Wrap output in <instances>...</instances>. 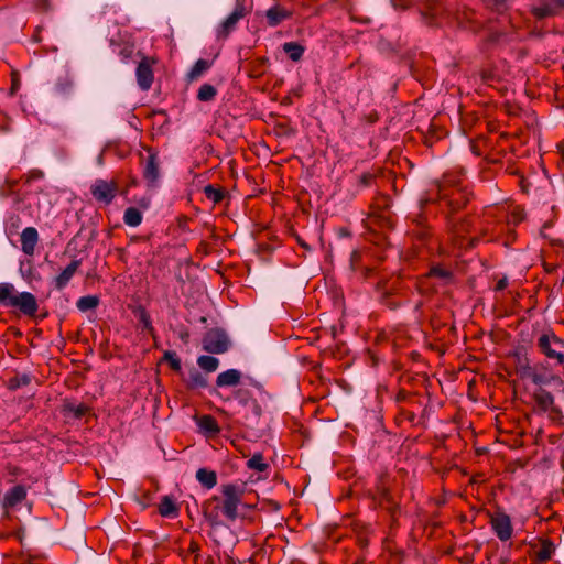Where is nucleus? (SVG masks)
Here are the masks:
<instances>
[{
	"instance_id": "f257e3e1",
	"label": "nucleus",
	"mask_w": 564,
	"mask_h": 564,
	"mask_svg": "<svg viewBox=\"0 0 564 564\" xmlns=\"http://www.w3.org/2000/svg\"><path fill=\"white\" fill-rule=\"evenodd\" d=\"M221 496H213L203 503V516L212 528L224 524L221 516L229 522L238 518V506L242 502L245 488L238 484L220 486Z\"/></svg>"
},
{
	"instance_id": "f03ea898",
	"label": "nucleus",
	"mask_w": 564,
	"mask_h": 564,
	"mask_svg": "<svg viewBox=\"0 0 564 564\" xmlns=\"http://www.w3.org/2000/svg\"><path fill=\"white\" fill-rule=\"evenodd\" d=\"M437 200L447 207V217L465 208L470 200L471 194L458 183L443 181L436 183Z\"/></svg>"
},
{
	"instance_id": "7ed1b4c3",
	"label": "nucleus",
	"mask_w": 564,
	"mask_h": 564,
	"mask_svg": "<svg viewBox=\"0 0 564 564\" xmlns=\"http://www.w3.org/2000/svg\"><path fill=\"white\" fill-rule=\"evenodd\" d=\"M234 398L237 401L236 414L240 420L247 426L257 424L262 415V409L251 392L248 389H238L234 392Z\"/></svg>"
},
{
	"instance_id": "20e7f679",
	"label": "nucleus",
	"mask_w": 564,
	"mask_h": 564,
	"mask_svg": "<svg viewBox=\"0 0 564 564\" xmlns=\"http://www.w3.org/2000/svg\"><path fill=\"white\" fill-rule=\"evenodd\" d=\"M536 348L553 367L564 366V340L554 332L540 335L536 339Z\"/></svg>"
},
{
	"instance_id": "39448f33",
	"label": "nucleus",
	"mask_w": 564,
	"mask_h": 564,
	"mask_svg": "<svg viewBox=\"0 0 564 564\" xmlns=\"http://www.w3.org/2000/svg\"><path fill=\"white\" fill-rule=\"evenodd\" d=\"M401 281L399 278L379 281L377 283V291L380 293L379 301L389 310L394 311L401 306V302L395 299L400 291Z\"/></svg>"
},
{
	"instance_id": "423d86ee",
	"label": "nucleus",
	"mask_w": 564,
	"mask_h": 564,
	"mask_svg": "<svg viewBox=\"0 0 564 564\" xmlns=\"http://www.w3.org/2000/svg\"><path fill=\"white\" fill-rule=\"evenodd\" d=\"M520 376L522 378H529L534 384L540 387L549 384L552 381L560 380V377L554 375L552 370L544 367L542 364L530 366L528 361L520 366Z\"/></svg>"
},
{
	"instance_id": "0eeeda50",
	"label": "nucleus",
	"mask_w": 564,
	"mask_h": 564,
	"mask_svg": "<svg viewBox=\"0 0 564 564\" xmlns=\"http://www.w3.org/2000/svg\"><path fill=\"white\" fill-rule=\"evenodd\" d=\"M119 192V184L116 180L106 181L98 178L90 186L93 197L105 205L112 203L113 198Z\"/></svg>"
},
{
	"instance_id": "6e6552de",
	"label": "nucleus",
	"mask_w": 564,
	"mask_h": 564,
	"mask_svg": "<svg viewBox=\"0 0 564 564\" xmlns=\"http://www.w3.org/2000/svg\"><path fill=\"white\" fill-rule=\"evenodd\" d=\"M229 340L219 328L209 329L203 337V349L210 354H223L228 350Z\"/></svg>"
},
{
	"instance_id": "1a4fd4ad",
	"label": "nucleus",
	"mask_w": 564,
	"mask_h": 564,
	"mask_svg": "<svg viewBox=\"0 0 564 564\" xmlns=\"http://www.w3.org/2000/svg\"><path fill=\"white\" fill-rule=\"evenodd\" d=\"M490 524L500 541H508L512 536L511 519L505 512H496L490 516Z\"/></svg>"
},
{
	"instance_id": "9d476101",
	"label": "nucleus",
	"mask_w": 564,
	"mask_h": 564,
	"mask_svg": "<svg viewBox=\"0 0 564 564\" xmlns=\"http://www.w3.org/2000/svg\"><path fill=\"white\" fill-rule=\"evenodd\" d=\"M11 307H18L19 311L28 316L35 317L39 310L36 297L30 292L17 293L13 301H11Z\"/></svg>"
},
{
	"instance_id": "9b49d317",
	"label": "nucleus",
	"mask_w": 564,
	"mask_h": 564,
	"mask_svg": "<svg viewBox=\"0 0 564 564\" xmlns=\"http://www.w3.org/2000/svg\"><path fill=\"white\" fill-rule=\"evenodd\" d=\"M148 156L143 163V178L149 186H155L160 176V161L158 153L152 149H147Z\"/></svg>"
},
{
	"instance_id": "f8f14e48",
	"label": "nucleus",
	"mask_w": 564,
	"mask_h": 564,
	"mask_svg": "<svg viewBox=\"0 0 564 564\" xmlns=\"http://www.w3.org/2000/svg\"><path fill=\"white\" fill-rule=\"evenodd\" d=\"M246 15L245 7L237 3L235 10L221 22L218 28V39H226L235 30L238 21Z\"/></svg>"
},
{
	"instance_id": "ddd939ff",
	"label": "nucleus",
	"mask_w": 564,
	"mask_h": 564,
	"mask_svg": "<svg viewBox=\"0 0 564 564\" xmlns=\"http://www.w3.org/2000/svg\"><path fill=\"white\" fill-rule=\"evenodd\" d=\"M153 61L148 57H143L139 63L135 75L138 85L142 90H149L153 83V70H152Z\"/></svg>"
},
{
	"instance_id": "4468645a",
	"label": "nucleus",
	"mask_w": 564,
	"mask_h": 564,
	"mask_svg": "<svg viewBox=\"0 0 564 564\" xmlns=\"http://www.w3.org/2000/svg\"><path fill=\"white\" fill-rule=\"evenodd\" d=\"M366 223L370 228L391 229L393 227L392 213L369 209Z\"/></svg>"
},
{
	"instance_id": "2eb2a0df",
	"label": "nucleus",
	"mask_w": 564,
	"mask_h": 564,
	"mask_svg": "<svg viewBox=\"0 0 564 564\" xmlns=\"http://www.w3.org/2000/svg\"><path fill=\"white\" fill-rule=\"evenodd\" d=\"M21 249L26 256H33L39 241V234L34 227H26L20 236Z\"/></svg>"
},
{
	"instance_id": "dca6fc26",
	"label": "nucleus",
	"mask_w": 564,
	"mask_h": 564,
	"mask_svg": "<svg viewBox=\"0 0 564 564\" xmlns=\"http://www.w3.org/2000/svg\"><path fill=\"white\" fill-rule=\"evenodd\" d=\"M558 3L557 0H543L532 9V14L539 20L555 17L560 13Z\"/></svg>"
},
{
	"instance_id": "f3484780",
	"label": "nucleus",
	"mask_w": 564,
	"mask_h": 564,
	"mask_svg": "<svg viewBox=\"0 0 564 564\" xmlns=\"http://www.w3.org/2000/svg\"><path fill=\"white\" fill-rule=\"evenodd\" d=\"M26 498V489L22 485H17L6 492L2 507L4 509L14 508Z\"/></svg>"
},
{
	"instance_id": "a211bd4d",
	"label": "nucleus",
	"mask_w": 564,
	"mask_h": 564,
	"mask_svg": "<svg viewBox=\"0 0 564 564\" xmlns=\"http://www.w3.org/2000/svg\"><path fill=\"white\" fill-rule=\"evenodd\" d=\"M292 17V11L275 4L265 12L267 23L269 26H276L282 21Z\"/></svg>"
},
{
	"instance_id": "6ab92c4d",
	"label": "nucleus",
	"mask_w": 564,
	"mask_h": 564,
	"mask_svg": "<svg viewBox=\"0 0 564 564\" xmlns=\"http://www.w3.org/2000/svg\"><path fill=\"white\" fill-rule=\"evenodd\" d=\"M532 398H533V401L536 404V406L542 412H547V411L553 409L554 397L552 395L551 392H549L547 390L543 389L542 387H539L533 392Z\"/></svg>"
},
{
	"instance_id": "aec40b11",
	"label": "nucleus",
	"mask_w": 564,
	"mask_h": 564,
	"mask_svg": "<svg viewBox=\"0 0 564 564\" xmlns=\"http://www.w3.org/2000/svg\"><path fill=\"white\" fill-rule=\"evenodd\" d=\"M539 549L535 551L534 561L538 564L546 563L555 552V544L550 539H540Z\"/></svg>"
},
{
	"instance_id": "412c9836",
	"label": "nucleus",
	"mask_w": 564,
	"mask_h": 564,
	"mask_svg": "<svg viewBox=\"0 0 564 564\" xmlns=\"http://www.w3.org/2000/svg\"><path fill=\"white\" fill-rule=\"evenodd\" d=\"M80 265V260H73L62 272L61 274H58L55 280H54V283H55V288L57 290H62L64 289L68 282L70 281V279L74 276V274L76 273V271L78 270Z\"/></svg>"
},
{
	"instance_id": "4be33fe9",
	"label": "nucleus",
	"mask_w": 564,
	"mask_h": 564,
	"mask_svg": "<svg viewBox=\"0 0 564 564\" xmlns=\"http://www.w3.org/2000/svg\"><path fill=\"white\" fill-rule=\"evenodd\" d=\"M241 379V372L237 369H229L217 376L216 384L218 387H236Z\"/></svg>"
},
{
	"instance_id": "5701e85b",
	"label": "nucleus",
	"mask_w": 564,
	"mask_h": 564,
	"mask_svg": "<svg viewBox=\"0 0 564 564\" xmlns=\"http://www.w3.org/2000/svg\"><path fill=\"white\" fill-rule=\"evenodd\" d=\"M198 426L208 436H215L220 432L216 419L209 414L202 415L198 419Z\"/></svg>"
},
{
	"instance_id": "b1692460",
	"label": "nucleus",
	"mask_w": 564,
	"mask_h": 564,
	"mask_svg": "<svg viewBox=\"0 0 564 564\" xmlns=\"http://www.w3.org/2000/svg\"><path fill=\"white\" fill-rule=\"evenodd\" d=\"M88 411L89 408L84 403L76 404L74 402L65 401L62 406V413L64 415H72L74 419H82L88 413Z\"/></svg>"
},
{
	"instance_id": "393cba45",
	"label": "nucleus",
	"mask_w": 564,
	"mask_h": 564,
	"mask_svg": "<svg viewBox=\"0 0 564 564\" xmlns=\"http://www.w3.org/2000/svg\"><path fill=\"white\" fill-rule=\"evenodd\" d=\"M196 479L206 489H212L217 485L216 471L209 470L207 468H199L196 471Z\"/></svg>"
},
{
	"instance_id": "a878e982",
	"label": "nucleus",
	"mask_w": 564,
	"mask_h": 564,
	"mask_svg": "<svg viewBox=\"0 0 564 564\" xmlns=\"http://www.w3.org/2000/svg\"><path fill=\"white\" fill-rule=\"evenodd\" d=\"M379 503L381 507L389 510L391 516H394L397 510L399 509L398 505L393 501V498L386 487L378 488Z\"/></svg>"
},
{
	"instance_id": "bb28decb",
	"label": "nucleus",
	"mask_w": 564,
	"mask_h": 564,
	"mask_svg": "<svg viewBox=\"0 0 564 564\" xmlns=\"http://www.w3.org/2000/svg\"><path fill=\"white\" fill-rule=\"evenodd\" d=\"M213 65V62L199 58L196 61L192 69L187 74V79L189 82L197 80L205 72H207Z\"/></svg>"
},
{
	"instance_id": "cd10ccee",
	"label": "nucleus",
	"mask_w": 564,
	"mask_h": 564,
	"mask_svg": "<svg viewBox=\"0 0 564 564\" xmlns=\"http://www.w3.org/2000/svg\"><path fill=\"white\" fill-rule=\"evenodd\" d=\"M159 513L162 517H176L178 507L170 496H164L159 505Z\"/></svg>"
},
{
	"instance_id": "c85d7f7f",
	"label": "nucleus",
	"mask_w": 564,
	"mask_h": 564,
	"mask_svg": "<svg viewBox=\"0 0 564 564\" xmlns=\"http://www.w3.org/2000/svg\"><path fill=\"white\" fill-rule=\"evenodd\" d=\"M427 276L440 279L445 284H448L453 281V272L442 265H433L430 269Z\"/></svg>"
},
{
	"instance_id": "c756f323",
	"label": "nucleus",
	"mask_w": 564,
	"mask_h": 564,
	"mask_svg": "<svg viewBox=\"0 0 564 564\" xmlns=\"http://www.w3.org/2000/svg\"><path fill=\"white\" fill-rule=\"evenodd\" d=\"M269 66V59L267 57H260L254 59L250 64L249 76L253 78L261 77Z\"/></svg>"
},
{
	"instance_id": "7c9ffc66",
	"label": "nucleus",
	"mask_w": 564,
	"mask_h": 564,
	"mask_svg": "<svg viewBox=\"0 0 564 564\" xmlns=\"http://www.w3.org/2000/svg\"><path fill=\"white\" fill-rule=\"evenodd\" d=\"M17 295L15 289L10 283H0V304L4 306H11V301H13Z\"/></svg>"
},
{
	"instance_id": "2f4dec72",
	"label": "nucleus",
	"mask_w": 564,
	"mask_h": 564,
	"mask_svg": "<svg viewBox=\"0 0 564 564\" xmlns=\"http://www.w3.org/2000/svg\"><path fill=\"white\" fill-rule=\"evenodd\" d=\"M123 221L130 227H137L142 223V214L135 207H128L124 210Z\"/></svg>"
},
{
	"instance_id": "473e14b6",
	"label": "nucleus",
	"mask_w": 564,
	"mask_h": 564,
	"mask_svg": "<svg viewBox=\"0 0 564 564\" xmlns=\"http://www.w3.org/2000/svg\"><path fill=\"white\" fill-rule=\"evenodd\" d=\"M283 51L293 62H297L303 56L304 47L296 42H286L283 44Z\"/></svg>"
},
{
	"instance_id": "72a5a7b5",
	"label": "nucleus",
	"mask_w": 564,
	"mask_h": 564,
	"mask_svg": "<svg viewBox=\"0 0 564 564\" xmlns=\"http://www.w3.org/2000/svg\"><path fill=\"white\" fill-rule=\"evenodd\" d=\"M204 194L214 204L220 203L225 197V191L221 187H215L212 184L204 187Z\"/></svg>"
},
{
	"instance_id": "f704fd0d",
	"label": "nucleus",
	"mask_w": 564,
	"mask_h": 564,
	"mask_svg": "<svg viewBox=\"0 0 564 564\" xmlns=\"http://www.w3.org/2000/svg\"><path fill=\"white\" fill-rule=\"evenodd\" d=\"M391 199L388 195L379 194L375 197L373 202L370 205V209L379 210V212H388L392 213L391 208Z\"/></svg>"
},
{
	"instance_id": "c9c22d12",
	"label": "nucleus",
	"mask_w": 564,
	"mask_h": 564,
	"mask_svg": "<svg viewBox=\"0 0 564 564\" xmlns=\"http://www.w3.org/2000/svg\"><path fill=\"white\" fill-rule=\"evenodd\" d=\"M448 218V226L451 230L457 236L463 237L464 232L469 230V223L465 219L456 221L453 216Z\"/></svg>"
},
{
	"instance_id": "e433bc0d",
	"label": "nucleus",
	"mask_w": 564,
	"mask_h": 564,
	"mask_svg": "<svg viewBox=\"0 0 564 564\" xmlns=\"http://www.w3.org/2000/svg\"><path fill=\"white\" fill-rule=\"evenodd\" d=\"M198 366L207 372H213L218 368L219 360L213 356H200L197 359Z\"/></svg>"
},
{
	"instance_id": "4c0bfd02",
	"label": "nucleus",
	"mask_w": 564,
	"mask_h": 564,
	"mask_svg": "<svg viewBox=\"0 0 564 564\" xmlns=\"http://www.w3.org/2000/svg\"><path fill=\"white\" fill-rule=\"evenodd\" d=\"M208 381L204 375H202L198 370L194 369L189 372V381L188 387L191 389L205 388L207 387Z\"/></svg>"
},
{
	"instance_id": "58836bf2",
	"label": "nucleus",
	"mask_w": 564,
	"mask_h": 564,
	"mask_svg": "<svg viewBox=\"0 0 564 564\" xmlns=\"http://www.w3.org/2000/svg\"><path fill=\"white\" fill-rule=\"evenodd\" d=\"M247 466L248 468L257 471H264L269 467L261 453L253 454L252 457L248 459Z\"/></svg>"
},
{
	"instance_id": "ea45409f",
	"label": "nucleus",
	"mask_w": 564,
	"mask_h": 564,
	"mask_svg": "<svg viewBox=\"0 0 564 564\" xmlns=\"http://www.w3.org/2000/svg\"><path fill=\"white\" fill-rule=\"evenodd\" d=\"M436 199L432 198V197H422L420 199V212L413 216H411V220L413 223L414 226H424L425 225V217L422 213L423 208L430 204V203H433L435 202Z\"/></svg>"
},
{
	"instance_id": "a19ab883",
	"label": "nucleus",
	"mask_w": 564,
	"mask_h": 564,
	"mask_svg": "<svg viewBox=\"0 0 564 564\" xmlns=\"http://www.w3.org/2000/svg\"><path fill=\"white\" fill-rule=\"evenodd\" d=\"M217 95V89L210 84H204L200 86L197 93V99L199 101H212Z\"/></svg>"
},
{
	"instance_id": "79ce46f5",
	"label": "nucleus",
	"mask_w": 564,
	"mask_h": 564,
	"mask_svg": "<svg viewBox=\"0 0 564 564\" xmlns=\"http://www.w3.org/2000/svg\"><path fill=\"white\" fill-rule=\"evenodd\" d=\"M99 304V299L95 295L82 296L77 301V308L82 312L96 308Z\"/></svg>"
},
{
	"instance_id": "37998d69",
	"label": "nucleus",
	"mask_w": 564,
	"mask_h": 564,
	"mask_svg": "<svg viewBox=\"0 0 564 564\" xmlns=\"http://www.w3.org/2000/svg\"><path fill=\"white\" fill-rule=\"evenodd\" d=\"M30 382H31V378L29 375H26V373L18 375V376L9 379L8 388L10 390H17L21 387H25V386L30 384Z\"/></svg>"
},
{
	"instance_id": "c03bdc74",
	"label": "nucleus",
	"mask_w": 564,
	"mask_h": 564,
	"mask_svg": "<svg viewBox=\"0 0 564 564\" xmlns=\"http://www.w3.org/2000/svg\"><path fill=\"white\" fill-rule=\"evenodd\" d=\"M139 311V319L140 322L142 323L144 329L148 330V333L153 337L155 338V330L152 326V322H151V318H150V315L149 313L147 312V310L142 306H140L138 308Z\"/></svg>"
},
{
	"instance_id": "a18cd8bd",
	"label": "nucleus",
	"mask_w": 564,
	"mask_h": 564,
	"mask_svg": "<svg viewBox=\"0 0 564 564\" xmlns=\"http://www.w3.org/2000/svg\"><path fill=\"white\" fill-rule=\"evenodd\" d=\"M162 360L169 362L170 367L174 370V371H180L182 366H181V359L177 357L176 352L175 351H172V350H166L164 354H163V357H162Z\"/></svg>"
},
{
	"instance_id": "49530a36",
	"label": "nucleus",
	"mask_w": 564,
	"mask_h": 564,
	"mask_svg": "<svg viewBox=\"0 0 564 564\" xmlns=\"http://www.w3.org/2000/svg\"><path fill=\"white\" fill-rule=\"evenodd\" d=\"M411 232L415 239L422 242H424L431 236V230L427 225L415 226L412 228Z\"/></svg>"
},
{
	"instance_id": "de8ad7c7",
	"label": "nucleus",
	"mask_w": 564,
	"mask_h": 564,
	"mask_svg": "<svg viewBox=\"0 0 564 564\" xmlns=\"http://www.w3.org/2000/svg\"><path fill=\"white\" fill-rule=\"evenodd\" d=\"M73 88V80L68 77L59 78L56 83V90L59 94H68Z\"/></svg>"
},
{
	"instance_id": "09e8293b",
	"label": "nucleus",
	"mask_w": 564,
	"mask_h": 564,
	"mask_svg": "<svg viewBox=\"0 0 564 564\" xmlns=\"http://www.w3.org/2000/svg\"><path fill=\"white\" fill-rule=\"evenodd\" d=\"M34 8L41 13H46L51 10L50 0H34Z\"/></svg>"
},
{
	"instance_id": "8fccbe9b",
	"label": "nucleus",
	"mask_w": 564,
	"mask_h": 564,
	"mask_svg": "<svg viewBox=\"0 0 564 564\" xmlns=\"http://www.w3.org/2000/svg\"><path fill=\"white\" fill-rule=\"evenodd\" d=\"M507 0H484V2L492 10L501 11L506 8Z\"/></svg>"
},
{
	"instance_id": "3c124183",
	"label": "nucleus",
	"mask_w": 564,
	"mask_h": 564,
	"mask_svg": "<svg viewBox=\"0 0 564 564\" xmlns=\"http://www.w3.org/2000/svg\"><path fill=\"white\" fill-rule=\"evenodd\" d=\"M361 261V254L359 251L354 250L350 256V268L352 271H357Z\"/></svg>"
},
{
	"instance_id": "603ef678",
	"label": "nucleus",
	"mask_w": 564,
	"mask_h": 564,
	"mask_svg": "<svg viewBox=\"0 0 564 564\" xmlns=\"http://www.w3.org/2000/svg\"><path fill=\"white\" fill-rule=\"evenodd\" d=\"M375 181V175L372 173H364L359 177V184L362 186H370L371 183Z\"/></svg>"
},
{
	"instance_id": "864d4df0",
	"label": "nucleus",
	"mask_w": 564,
	"mask_h": 564,
	"mask_svg": "<svg viewBox=\"0 0 564 564\" xmlns=\"http://www.w3.org/2000/svg\"><path fill=\"white\" fill-rule=\"evenodd\" d=\"M200 551V545L197 541L192 540L188 546V552L198 556V552Z\"/></svg>"
},
{
	"instance_id": "5fc2aeb1",
	"label": "nucleus",
	"mask_w": 564,
	"mask_h": 564,
	"mask_svg": "<svg viewBox=\"0 0 564 564\" xmlns=\"http://www.w3.org/2000/svg\"><path fill=\"white\" fill-rule=\"evenodd\" d=\"M265 506L268 507V510H270V511H279L281 508L280 503L274 500L265 501Z\"/></svg>"
},
{
	"instance_id": "6e6d98bb",
	"label": "nucleus",
	"mask_w": 564,
	"mask_h": 564,
	"mask_svg": "<svg viewBox=\"0 0 564 564\" xmlns=\"http://www.w3.org/2000/svg\"><path fill=\"white\" fill-rule=\"evenodd\" d=\"M508 286V279L506 276H503L502 279H500L496 286H495V290L496 291H502L505 290L506 288Z\"/></svg>"
},
{
	"instance_id": "4d7b16f0",
	"label": "nucleus",
	"mask_w": 564,
	"mask_h": 564,
	"mask_svg": "<svg viewBox=\"0 0 564 564\" xmlns=\"http://www.w3.org/2000/svg\"><path fill=\"white\" fill-rule=\"evenodd\" d=\"M138 184V180L134 176L130 177L129 184L120 192L121 195H127L129 187L135 186Z\"/></svg>"
},
{
	"instance_id": "13d9d810",
	"label": "nucleus",
	"mask_w": 564,
	"mask_h": 564,
	"mask_svg": "<svg viewBox=\"0 0 564 564\" xmlns=\"http://www.w3.org/2000/svg\"><path fill=\"white\" fill-rule=\"evenodd\" d=\"M408 397H409V392L401 390L398 392L395 400L398 402H403L408 399Z\"/></svg>"
},
{
	"instance_id": "bf43d9fd",
	"label": "nucleus",
	"mask_w": 564,
	"mask_h": 564,
	"mask_svg": "<svg viewBox=\"0 0 564 564\" xmlns=\"http://www.w3.org/2000/svg\"><path fill=\"white\" fill-rule=\"evenodd\" d=\"M357 543L361 549H365L368 546V539L365 536H358Z\"/></svg>"
},
{
	"instance_id": "052dcab7",
	"label": "nucleus",
	"mask_w": 564,
	"mask_h": 564,
	"mask_svg": "<svg viewBox=\"0 0 564 564\" xmlns=\"http://www.w3.org/2000/svg\"><path fill=\"white\" fill-rule=\"evenodd\" d=\"M43 175H44V173L41 170H33L31 172V176L33 178H41V177H43Z\"/></svg>"
},
{
	"instance_id": "680f3d73",
	"label": "nucleus",
	"mask_w": 564,
	"mask_h": 564,
	"mask_svg": "<svg viewBox=\"0 0 564 564\" xmlns=\"http://www.w3.org/2000/svg\"><path fill=\"white\" fill-rule=\"evenodd\" d=\"M10 333L14 336V337H22V333L20 329L15 328V327H10L9 328Z\"/></svg>"
},
{
	"instance_id": "e2e57ef3",
	"label": "nucleus",
	"mask_w": 564,
	"mask_h": 564,
	"mask_svg": "<svg viewBox=\"0 0 564 564\" xmlns=\"http://www.w3.org/2000/svg\"><path fill=\"white\" fill-rule=\"evenodd\" d=\"M377 120H378V115H377V113H371V115H369V116H368V121H369L370 123H373V122H376Z\"/></svg>"
},
{
	"instance_id": "0e129e2a",
	"label": "nucleus",
	"mask_w": 564,
	"mask_h": 564,
	"mask_svg": "<svg viewBox=\"0 0 564 564\" xmlns=\"http://www.w3.org/2000/svg\"><path fill=\"white\" fill-rule=\"evenodd\" d=\"M372 272V270L370 268H365L362 270V276L366 279L369 276V274Z\"/></svg>"
},
{
	"instance_id": "69168bd1",
	"label": "nucleus",
	"mask_w": 564,
	"mask_h": 564,
	"mask_svg": "<svg viewBox=\"0 0 564 564\" xmlns=\"http://www.w3.org/2000/svg\"><path fill=\"white\" fill-rule=\"evenodd\" d=\"M180 337H181V339H182L184 343H187V341H188L189 334H188L187 332H185V333H182Z\"/></svg>"
},
{
	"instance_id": "338daca9",
	"label": "nucleus",
	"mask_w": 564,
	"mask_h": 564,
	"mask_svg": "<svg viewBox=\"0 0 564 564\" xmlns=\"http://www.w3.org/2000/svg\"><path fill=\"white\" fill-rule=\"evenodd\" d=\"M18 87H19L18 80L17 79H12L11 90L13 91V90L18 89Z\"/></svg>"
},
{
	"instance_id": "774afa93",
	"label": "nucleus",
	"mask_w": 564,
	"mask_h": 564,
	"mask_svg": "<svg viewBox=\"0 0 564 564\" xmlns=\"http://www.w3.org/2000/svg\"><path fill=\"white\" fill-rule=\"evenodd\" d=\"M299 242L303 248L308 249V246L304 241L299 239Z\"/></svg>"
}]
</instances>
